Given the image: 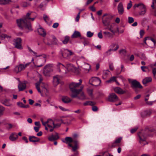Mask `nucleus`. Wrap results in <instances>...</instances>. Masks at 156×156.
<instances>
[{
  "label": "nucleus",
  "mask_w": 156,
  "mask_h": 156,
  "mask_svg": "<svg viewBox=\"0 0 156 156\" xmlns=\"http://www.w3.org/2000/svg\"><path fill=\"white\" fill-rule=\"evenodd\" d=\"M79 83H72L69 84V88L72 92L71 97L73 98L77 97L80 99L84 100L85 99V96L82 91L83 87H81L79 89H76V88L79 87L82 83L81 79L79 80Z\"/></svg>",
  "instance_id": "1"
},
{
  "label": "nucleus",
  "mask_w": 156,
  "mask_h": 156,
  "mask_svg": "<svg viewBox=\"0 0 156 156\" xmlns=\"http://www.w3.org/2000/svg\"><path fill=\"white\" fill-rule=\"evenodd\" d=\"M31 13H28L26 16L23 19L17 20V23L18 27L21 29L25 28L28 29L30 31L32 30L31 24L29 20H31L34 21L35 18H31L29 16L31 15Z\"/></svg>",
  "instance_id": "2"
},
{
  "label": "nucleus",
  "mask_w": 156,
  "mask_h": 156,
  "mask_svg": "<svg viewBox=\"0 0 156 156\" xmlns=\"http://www.w3.org/2000/svg\"><path fill=\"white\" fill-rule=\"evenodd\" d=\"M62 141L67 144L69 146L72 147L73 151H75L78 148V141L74 138L73 139L70 137H66L64 140H62Z\"/></svg>",
  "instance_id": "3"
},
{
  "label": "nucleus",
  "mask_w": 156,
  "mask_h": 156,
  "mask_svg": "<svg viewBox=\"0 0 156 156\" xmlns=\"http://www.w3.org/2000/svg\"><path fill=\"white\" fill-rule=\"evenodd\" d=\"M40 57L37 58L36 64L34 65V67L36 68L43 66L46 61V56L45 55H41Z\"/></svg>",
  "instance_id": "4"
},
{
  "label": "nucleus",
  "mask_w": 156,
  "mask_h": 156,
  "mask_svg": "<svg viewBox=\"0 0 156 156\" xmlns=\"http://www.w3.org/2000/svg\"><path fill=\"white\" fill-rule=\"evenodd\" d=\"M59 53L63 57L66 58H68L70 56L73 54V53L71 51L65 48L61 49Z\"/></svg>",
  "instance_id": "5"
},
{
  "label": "nucleus",
  "mask_w": 156,
  "mask_h": 156,
  "mask_svg": "<svg viewBox=\"0 0 156 156\" xmlns=\"http://www.w3.org/2000/svg\"><path fill=\"white\" fill-rule=\"evenodd\" d=\"M30 64V62H28L25 64H19L18 66H16L14 69V71L16 73H18L19 72L24 70Z\"/></svg>",
  "instance_id": "6"
},
{
  "label": "nucleus",
  "mask_w": 156,
  "mask_h": 156,
  "mask_svg": "<svg viewBox=\"0 0 156 156\" xmlns=\"http://www.w3.org/2000/svg\"><path fill=\"white\" fill-rule=\"evenodd\" d=\"M101 82L100 79L98 77H92L89 80L90 84L95 86L99 85Z\"/></svg>",
  "instance_id": "7"
},
{
  "label": "nucleus",
  "mask_w": 156,
  "mask_h": 156,
  "mask_svg": "<svg viewBox=\"0 0 156 156\" xmlns=\"http://www.w3.org/2000/svg\"><path fill=\"white\" fill-rule=\"evenodd\" d=\"M54 120L53 121L51 119H48L46 122H44L42 121V122L43 125L45 127V129L46 130H48V127H50L51 126H52V125L53 126L54 124Z\"/></svg>",
  "instance_id": "8"
},
{
  "label": "nucleus",
  "mask_w": 156,
  "mask_h": 156,
  "mask_svg": "<svg viewBox=\"0 0 156 156\" xmlns=\"http://www.w3.org/2000/svg\"><path fill=\"white\" fill-rule=\"evenodd\" d=\"M138 135L140 139V143L141 144L144 145L146 144H147V143H145L147 137V135L146 134L141 132L139 133Z\"/></svg>",
  "instance_id": "9"
},
{
  "label": "nucleus",
  "mask_w": 156,
  "mask_h": 156,
  "mask_svg": "<svg viewBox=\"0 0 156 156\" xmlns=\"http://www.w3.org/2000/svg\"><path fill=\"white\" fill-rule=\"evenodd\" d=\"M13 44L15 47L19 49H22L23 48L21 44L22 42L21 38H18L15 39L13 40Z\"/></svg>",
  "instance_id": "10"
},
{
  "label": "nucleus",
  "mask_w": 156,
  "mask_h": 156,
  "mask_svg": "<svg viewBox=\"0 0 156 156\" xmlns=\"http://www.w3.org/2000/svg\"><path fill=\"white\" fill-rule=\"evenodd\" d=\"M52 65L51 64H47L44 67L43 70V73L45 76H48V74L51 70V68Z\"/></svg>",
  "instance_id": "11"
},
{
  "label": "nucleus",
  "mask_w": 156,
  "mask_h": 156,
  "mask_svg": "<svg viewBox=\"0 0 156 156\" xmlns=\"http://www.w3.org/2000/svg\"><path fill=\"white\" fill-rule=\"evenodd\" d=\"M130 83L131 84V87L133 89L142 88V87L140 83L136 80L132 81Z\"/></svg>",
  "instance_id": "12"
},
{
  "label": "nucleus",
  "mask_w": 156,
  "mask_h": 156,
  "mask_svg": "<svg viewBox=\"0 0 156 156\" xmlns=\"http://www.w3.org/2000/svg\"><path fill=\"white\" fill-rule=\"evenodd\" d=\"M112 17L113 16L111 15H108L106 16L105 19L103 20L102 22L104 25L106 26H108Z\"/></svg>",
  "instance_id": "13"
},
{
  "label": "nucleus",
  "mask_w": 156,
  "mask_h": 156,
  "mask_svg": "<svg viewBox=\"0 0 156 156\" xmlns=\"http://www.w3.org/2000/svg\"><path fill=\"white\" fill-rule=\"evenodd\" d=\"M118 100V98L117 95L114 93H112L110 94L108 98V100L111 102H115Z\"/></svg>",
  "instance_id": "14"
},
{
  "label": "nucleus",
  "mask_w": 156,
  "mask_h": 156,
  "mask_svg": "<svg viewBox=\"0 0 156 156\" xmlns=\"http://www.w3.org/2000/svg\"><path fill=\"white\" fill-rule=\"evenodd\" d=\"M62 123H63V121L62 119H54V124L53 126L54 128H56L59 127L61 124Z\"/></svg>",
  "instance_id": "15"
},
{
  "label": "nucleus",
  "mask_w": 156,
  "mask_h": 156,
  "mask_svg": "<svg viewBox=\"0 0 156 156\" xmlns=\"http://www.w3.org/2000/svg\"><path fill=\"white\" fill-rule=\"evenodd\" d=\"M60 77L58 75L54 76L53 77V83L55 86L58 85L60 82Z\"/></svg>",
  "instance_id": "16"
},
{
  "label": "nucleus",
  "mask_w": 156,
  "mask_h": 156,
  "mask_svg": "<svg viewBox=\"0 0 156 156\" xmlns=\"http://www.w3.org/2000/svg\"><path fill=\"white\" fill-rule=\"evenodd\" d=\"M117 9L120 15H122L124 12V8L122 3H120L117 7Z\"/></svg>",
  "instance_id": "17"
},
{
  "label": "nucleus",
  "mask_w": 156,
  "mask_h": 156,
  "mask_svg": "<svg viewBox=\"0 0 156 156\" xmlns=\"http://www.w3.org/2000/svg\"><path fill=\"white\" fill-rule=\"evenodd\" d=\"M18 138L17 134L15 132L12 133L9 137V139L11 141L16 140Z\"/></svg>",
  "instance_id": "18"
},
{
  "label": "nucleus",
  "mask_w": 156,
  "mask_h": 156,
  "mask_svg": "<svg viewBox=\"0 0 156 156\" xmlns=\"http://www.w3.org/2000/svg\"><path fill=\"white\" fill-rule=\"evenodd\" d=\"M26 87V85L25 83L20 82L18 85V87L19 91H22L24 90Z\"/></svg>",
  "instance_id": "19"
},
{
  "label": "nucleus",
  "mask_w": 156,
  "mask_h": 156,
  "mask_svg": "<svg viewBox=\"0 0 156 156\" xmlns=\"http://www.w3.org/2000/svg\"><path fill=\"white\" fill-rule=\"evenodd\" d=\"M59 138L58 134L55 133V135L52 134L48 137V139L49 141H52L57 140Z\"/></svg>",
  "instance_id": "20"
},
{
  "label": "nucleus",
  "mask_w": 156,
  "mask_h": 156,
  "mask_svg": "<svg viewBox=\"0 0 156 156\" xmlns=\"http://www.w3.org/2000/svg\"><path fill=\"white\" fill-rule=\"evenodd\" d=\"M10 100L5 99L2 100L1 102L2 103L5 105L7 106H12V104L10 102Z\"/></svg>",
  "instance_id": "21"
},
{
  "label": "nucleus",
  "mask_w": 156,
  "mask_h": 156,
  "mask_svg": "<svg viewBox=\"0 0 156 156\" xmlns=\"http://www.w3.org/2000/svg\"><path fill=\"white\" fill-rule=\"evenodd\" d=\"M114 90L115 92L119 94H122L126 93L125 91L123 90L119 87H116L114 88Z\"/></svg>",
  "instance_id": "22"
},
{
  "label": "nucleus",
  "mask_w": 156,
  "mask_h": 156,
  "mask_svg": "<svg viewBox=\"0 0 156 156\" xmlns=\"http://www.w3.org/2000/svg\"><path fill=\"white\" fill-rule=\"evenodd\" d=\"M152 112V110L151 109L146 110L142 112L141 115L143 117L149 115L151 114Z\"/></svg>",
  "instance_id": "23"
},
{
  "label": "nucleus",
  "mask_w": 156,
  "mask_h": 156,
  "mask_svg": "<svg viewBox=\"0 0 156 156\" xmlns=\"http://www.w3.org/2000/svg\"><path fill=\"white\" fill-rule=\"evenodd\" d=\"M29 140L30 142H37L39 141V138L34 136H30L29 137Z\"/></svg>",
  "instance_id": "24"
},
{
  "label": "nucleus",
  "mask_w": 156,
  "mask_h": 156,
  "mask_svg": "<svg viewBox=\"0 0 156 156\" xmlns=\"http://www.w3.org/2000/svg\"><path fill=\"white\" fill-rule=\"evenodd\" d=\"M81 36V34L80 33L77 31H75L71 36V37L72 38H76L78 37H80Z\"/></svg>",
  "instance_id": "25"
},
{
  "label": "nucleus",
  "mask_w": 156,
  "mask_h": 156,
  "mask_svg": "<svg viewBox=\"0 0 156 156\" xmlns=\"http://www.w3.org/2000/svg\"><path fill=\"white\" fill-rule=\"evenodd\" d=\"M37 31L40 35L43 37H44L46 35V33L44 29L40 27L38 28L37 30Z\"/></svg>",
  "instance_id": "26"
},
{
  "label": "nucleus",
  "mask_w": 156,
  "mask_h": 156,
  "mask_svg": "<svg viewBox=\"0 0 156 156\" xmlns=\"http://www.w3.org/2000/svg\"><path fill=\"white\" fill-rule=\"evenodd\" d=\"M62 101L65 103H67L71 101V100L68 97L66 96H64L62 98Z\"/></svg>",
  "instance_id": "27"
},
{
  "label": "nucleus",
  "mask_w": 156,
  "mask_h": 156,
  "mask_svg": "<svg viewBox=\"0 0 156 156\" xmlns=\"http://www.w3.org/2000/svg\"><path fill=\"white\" fill-rule=\"evenodd\" d=\"M110 73L108 70H106L103 71L102 77L104 79H106L108 77V75Z\"/></svg>",
  "instance_id": "28"
},
{
  "label": "nucleus",
  "mask_w": 156,
  "mask_h": 156,
  "mask_svg": "<svg viewBox=\"0 0 156 156\" xmlns=\"http://www.w3.org/2000/svg\"><path fill=\"white\" fill-rule=\"evenodd\" d=\"M119 48V46L118 45L117 47L114 48L110 49L108 51L106 52L105 53L107 55H108L111 54V51H116Z\"/></svg>",
  "instance_id": "29"
},
{
  "label": "nucleus",
  "mask_w": 156,
  "mask_h": 156,
  "mask_svg": "<svg viewBox=\"0 0 156 156\" xmlns=\"http://www.w3.org/2000/svg\"><path fill=\"white\" fill-rule=\"evenodd\" d=\"M58 65L59 67H62V68H66V69L68 70H70L71 69V67H72V65L71 64H67L66 66H64V65L61 63H59L58 64Z\"/></svg>",
  "instance_id": "30"
},
{
  "label": "nucleus",
  "mask_w": 156,
  "mask_h": 156,
  "mask_svg": "<svg viewBox=\"0 0 156 156\" xmlns=\"http://www.w3.org/2000/svg\"><path fill=\"white\" fill-rule=\"evenodd\" d=\"M122 137H120L117 139H116L115 141L113 143L112 145V147H114L116 146V144L119 143L121 140H122Z\"/></svg>",
  "instance_id": "31"
},
{
  "label": "nucleus",
  "mask_w": 156,
  "mask_h": 156,
  "mask_svg": "<svg viewBox=\"0 0 156 156\" xmlns=\"http://www.w3.org/2000/svg\"><path fill=\"white\" fill-rule=\"evenodd\" d=\"M42 80V79L41 78H40L39 81V82L37 83H36V87L37 89L38 92L40 93L41 94H42V93L41 90H40V87H39V85L41 83V81Z\"/></svg>",
  "instance_id": "32"
},
{
  "label": "nucleus",
  "mask_w": 156,
  "mask_h": 156,
  "mask_svg": "<svg viewBox=\"0 0 156 156\" xmlns=\"http://www.w3.org/2000/svg\"><path fill=\"white\" fill-rule=\"evenodd\" d=\"M134 8L139 7L140 9H146L145 6L142 3L135 4L134 5Z\"/></svg>",
  "instance_id": "33"
},
{
  "label": "nucleus",
  "mask_w": 156,
  "mask_h": 156,
  "mask_svg": "<svg viewBox=\"0 0 156 156\" xmlns=\"http://www.w3.org/2000/svg\"><path fill=\"white\" fill-rule=\"evenodd\" d=\"M11 38V36H10L5 34H2L0 36V38L2 40H3L5 38H7L9 40Z\"/></svg>",
  "instance_id": "34"
},
{
  "label": "nucleus",
  "mask_w": 156,
  "mask_h": 156,
  "mask_svg": "<svg viewBox=\"0 0 156 156\" xmlns=\"http://www.w3.org/2000/svg\"><path fill=\"white\" fill-rule=\"evenodd\" d=\"M152 81V79L150 77H147L145 78L143 80V83L144 84H146L147 83L151 82Z\"/></svg>",
  "instance_id": "35"
},
{
  "label": "nucleus",
  "mask_w": 156,
  "mask_h": 156,
  "mask_svg": "<svg viewBox=\"0 0 156 156\" xmlns=\"http://www.w3.org/2000/svg\"><path fill=\"white\" fill-rule=\"evenodd\" d=\"M44 19L45 21L48 24H50L51 23V20L49 17L46 15L44 14Z\"/></svg>",
  "instance_id": "36"
},
{
  "label": "nucleus",
  "mask_w": 156,
  "mask_h": 156,
  "mask_svg": "<svg viewBox=\"0 0 156 156\" xmlns=\"http://www.w3.org/2000/svg\"><path fill=\"white\" fill-rule=\"evenodd\" d=\"M83 66L84 69H85L88 72L89 71V70L90 69V66L89 64L85 63Z\"/></svg>",
  "instance_id": "37"
},
{
  "label": "nucleus",
  "mask_w": 156,
  "mask_h": 156,
  "mask_svg": "<svg viewBox=\"0 0 156 156\" xmlns=\"http://www.w3.org/2000/svg\"><path fill=\"white\" fill-rule=\"evenodd\" d=\"M95 104V103L93 101H87L85 102H84L83 104V105L84 106H87V105H91L92 106Z\"/></svg>",
  "instance_id": "38"
},
{
  "label": "nucleus",
  "mask_w": 156,
  "mask_h": 156,
  "mask_svg": "<svg viewBox=\"0 0 156 156\" xmlns=\"http://www.w3.org/2000/svg\"><path fill=\"white\" fill-rule=\"evenodd\" d=\"M69 40V37L68 36H66L65 37L64 39L62 41V42L64 44H67Z\"/></svg>",
  "instance_id": "39"
},
{
  "label": "nucleus",
  "mask_w": 156,
  "mask_h": 156,
  "mask_svg": "<svg viewBox=\"0 0 156 156\" xmlns=\"http://www.w3.org/2000/svg\"><path fill=\"white\" fill-rule=\"evenodd\" d=\"M10 0H0V4L1 5H4L6 4L9 3V2H10Z\"/></svg>",
  "instance_id": "40"
},
{
  "label": "nucleus",
  "mask_w": 156,
  "mask_h": 156,
  "mask_svg": "<svg viewBox=\"0 0 156 156\" xmlns=\"http://www.w3.org/2000/svg\"><path fill=\"white\" fill-rule=\"evenodd\" d=\"M5 110V108L2 106L0 105V117L3 114L4 111Z\"/></svg>",
  "instance_id": "41"
},
{
  "label": "nucleus",
  "mask_w": 156,
  "mask_h": 156,
  "mask_svg": "<svg viewBox=\"0 0 156 156\" xmlns=\"http://www.w3.org/2000/svg\"><path fill=\"white\" fill-rule=\"evenodd\" d=\"M41 93H42V95H41L42 96V93H45V94H46V96H48V90L46 88H45L44 87L43 88V90H42V91H41Z\"/></svg>",
  "instance_id": "42"
},
{
  "label": "nucleus",
  "mask_w": 156,
  "mask_h": 156,
  "mask_svg": "<svg viewBox=\"0 0 156 156\" xmlns=\"http://www.w3.org/2000/svg\"><path fill=\"white\" fill-rule=\"evenodd\" d=\"M116 78V77L113 76L110 79L107 81L108 83H111L114 81H116V80L115 79Z\"/></svg>",
  "instance_id": "43"
},
{
  "label": "nucleus",
  "mask_w": 156,
  "mask_h": 156,
  "mask_svg": "<svg viewBox=\"0 0 156 156\" xmlns=\"http://www.w3.org/2000/svg\"><path fill=\"white\" fill-rule=\"evenodd\" d=\"M134 21V19L131 17H129L128 18V22L129 23L131 24Z\"/></svg>",
  "instance_id": "44"
},
{
  "label": "nucleus",
  "mask_w": 156,
  "mask_h": 156,
  "mask_svg": "<svg viewBox=\"0 0 156 156\" xmlns=\"http://www.w3.org/2000/svg\"><path fill=\"white\" fill-rule=\"evenodd\" d=\"M93 33H92L90 31H88L87 32V35L88 37H91L93 35Z\"/></svg>",
  "instance_id": "45"
},
{
  "label": "nucleus",
  "mask_w": 156,
  "mask_h": 156,
  "mask_svg": "<svg viewBox=\"0 0 156 156\" xmlns=\"http://www.w3.org/2000/svg\"><path fill=\"white\" fill-rule=\"evenodd\" d=\"M29 5V3L26 2H23L22 3V5L23 7H26Z\"/></svg>",
  "instance_id": "46"
},
{
  "label": "nucleus",
  "mask_w": 156,
  "mask_h": 156,
  "mask_svg": "<svg viewBox=\"0 0 156 156\" xmlns=\"http://www.w3.org/2000/svg\"><path fill=\"white\" fill-rule=\"evenodd\" d=\"M87 92L88 94L90 96H93V90L92 89H88L87 90Z\"/></svg>",
  "instance_id": "47"
},
{
  "label": "nucleus",
  "mask_w": 156,
  "mask_h": 156,
  "mask_svg": "<svg viewBox=\"0 0 156 156\" xmlns=\"http://www.w3.org/2000/svg\"><path fill=\"white\" fill-rule=\"evenodd\" d=\"M17 105L19 107L22 108H25V105L21 102H18L17 103Z\"/></svg>",
  "instance_id": "48"
},
{
  "label": "nucleus",
  "mask_w": 156,
  "mask_h": 156,
  "mask_svg": "<svg viewBox=\"0 0 156 156\" xmlns=\"http://www.w3.org/2000/svg\"><path fill=\"white\" fill-rule=\"evenodd\" d=\"M126 52V50L125 49H121L119 51V53L120 54H124Z\"/></svg>",
  "instance_id": "49"
},
{
  "label": "nucleus",
  "mask_w": 156,
  "mask_h": 156,
  "mask_svg": "<svg viewBox=\"0 0 156 156\" xmlns=\"http://www.w3.org/2000/svg\"><path fill=\"white\" fill-rule=\"evenodd\" d=\"M109 69L112 70H113L114 69V66L113 65V63L112 62L109 63Z\"/></svg>",
  "instance_id": "50"
},
{
  "label": "nucleus",
  "mask_w": 156,
  "mask_h": 156,
  "mask_svg": "<svg viewBox=\"0 0 156 156\" xmlns=\"http://www.w3.org/2000/svg\"><path fill=\"white\" fill-rule=\"evenodd\" d=\"M121 72L122 71H121V70H120L119 68H118L115 71V73L117 75H119L121 73Z\"/></svg>",
  "instance_id": "51"
},
{
  "label": "nucleus",
  "mask_w": 156,
  "mask_h": 156,
  "mask_svg": "<svg viewBox=\"0 0 156 156\" xmlns=\"http://www.w3.org/2000/svg\"><path fill=\"white\" fill-rule=\"evenodd\" d=\"M132 5V2L131 1H130L129 3L127 5V9H129L131 8Z\"/></svg>",
  "instance_id": "52"
},
{
  "label": "nucleus",
  "mask_w": 156,
  "mask_h": 156,
  "mask_svg": "<svg viewBox=\"0 0 156 156\" xmlns=\"http://www.w3.org/2000/svg\"><path fill=\"white\" fill-rule=\"evenodd\" d=\"M153 73L154 77L156 79V68L153 69Z\"/></svg>",
  "instance_id": "53"
},
{
  "label": "nucleus",
  "mask_w": 156,
  "mask_h": 156,
  "mask_svg": "<svg viewBox=\"0 0 156 156\" xmlns=\"http://www.w3.org/2000/svg\"><path fill=\"white\" fill-rule=\"evenodd\" d=\"M98 37L100 39H102L103 38V36L101 33V31L98 34Z\"/></svg>",
  "instance_id": "54"
},
{
  "label": "nucleus",
  "mask_w": 156,
  "mask_h": 156,
  "mask_svg": "<svg viewBox=\"0 0 156 156\" xmlns=\"http://www.w3.org/2000/svg\"><path fill=\"white\" fill-rule=\"evenodd\" d=\"M92 110L93 111L96 112L98 111V108L96 106H93L92 107Z\"/></svg>",
  "instance_id": "55"
},
{
  "label": "nucleus",
  "mask_w": 156,
  "mask_h": 156,
  "mask_svg": "<svg viewBox=\"0 0 156 156\" xmlns=\"http://www.w3.org/2000/svg\"><path fill=\"white\" fill-rule=\"evenodd\" d=\"M58 23H55L53 25L52 27L54 28H57L58 26Z\"/></svg>",
  "instance_id": "56"
},
{
  "label": "nucleus",
  "mask_w": 156,
  "mask_h": 156,
  "mask_svg": "<svg viewBox=\"0 0 156 156\" xmlns=\"http://www.w3.org/2000/svg\"><path fill=\"white\" fill-rule=\"evenodd\" d=\"M40 126H35L34 127V129L36 132H37L39 130Z\"/></svg>",
  "instance_id": "57"
},
{
  "label": "nucleus",
  "mask_w": 156,
  "mask_h": 156,
  "mask_svg": "<svg viewBox=\"0 0 156 156\" xmlns=\"http://www.w3.org/2000/svg\"><path fill=\"white\" fill-rule=\"evenodd\" d=\"M144 32L143 30H141L140 32V37H142L143 35L144 34Z\"/></svg>",
  "instance_id": "58"
},
{
  "label": "nucleus",
  "mask_w": 156,
  "mask_h": 156,
  "mask_svg": "<svg viewBox=\"0 0 156 156\" xmlns=\"http://www.w3.org/2000/svg\"><path fill=\"white\" fill-rule=\"evenodd\" d=\"M144 10L141 11L140 12V15H144L145 13L146 12V9H144Z\"/></svg>",
  "instance_id": "59"
},
{
  "label": "nucleus",
  "mask_w": 156,
  "mask_h": 156,
  "mask_svg": "<svg viewBox=\"0 0 156 156\" xmlns=\"http://www.w3.org/2000/svg\"><path fill=\"white\" fill-rule=\"evenodd\" d=\"M154 102V101H147L146 102V103L147 104L149 105H152L153 103Z\"/></svg>",
  "instance_id": "60"
},
{
  "label": "nucleus",
  "mask_w": 156,
  "mask_h": 156,
  "mask_svg": "<svg viewBox=\"0 0 156 156\" xmlns=\"http://www.w3.org/2000/svg\"><path fill=\"white\" fill-rule=\"evenodd\" d=\"M137 129V128H135L132 129L130 131L131 133H134L136 131Z\"/></svg>",
  "instance_id": "61"
},
{
  "label": "nucleus",
  "mask_w": 156,
  "mask_h": 156,
  "mask_svg": "<svg viewBox=\"0 0 156 156\" xmlns=\"http://www.w3.org/2000/svg\"><path fill=\"white\" fill-rule=\"evenodd\" d=\"M58 107L62 111H66L67 110V109L65 108H64L63 107H62L61 106H58Z\"/></svg>",
  "instance_id": "62"
},
{
  "label": "nucleus",
  "mask_w": 156,
  "mask_h": 156,
  "mask_svg": "<svg viewBox=\"0 0 156 156\" xmlns=\"http://www.w3.org/2000/svg\"><path fill=\"white\" fill-rule=\"evenodd\" d=\"M90 8L92 11L94 12L96 10L95 9L93 5L90 7Z\"/></svg>",
  "instance_id": "63"
},
{
  "label": "nucleus",
  "mask_w": 156,
  "mask_h": 156,
  "mask_svg": "<svg viewBox=\"0 0 156 156\" xmlns=\"http://www.w3.org/2000/svg\"><path fill=\"white\" fill-rule=\"evenodd\" d=\"M141 68L143 72H146V70H145V69H147V67L146 66H141Z\"/></svg>",
  "instance_id": "64"
}]
</instances>
